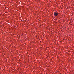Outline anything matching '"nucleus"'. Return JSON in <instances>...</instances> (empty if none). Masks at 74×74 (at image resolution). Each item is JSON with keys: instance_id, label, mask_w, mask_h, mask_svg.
<instances>
[{"instance_id": "f257e3e1", "label": "nucleus", "mask_w": 74, "mask_h": 74, "mask_svg": "<svg viewBox=\"0 0 74 74\" xmlns=\"http://www.w3.org/2000/svg\"><path fill=\"white\" fill-rule=\"evenodd\" d=\"M54 15L55 16H57V15H58V13L55 12L54 13Z\"/></svg>"}]
</instances>
